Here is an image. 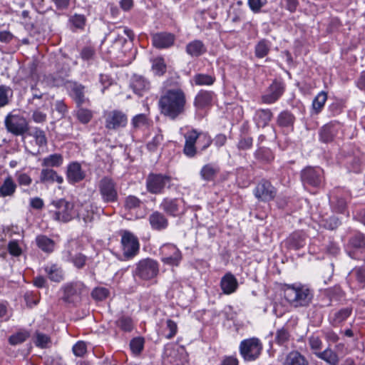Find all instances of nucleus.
<instances>
[{"label":"nucleus","mask_w":365,"mask_h":365,"mask_svg":"<svg viewBox=\"0 0 365 365\" xmlns=\"http://www.w3.org/2000/svg\"><path fill=\"white\" fill-rule=\"evenodd\" d=\"M43 269L51 282L58 284L66 279V272L62 265L58 263H47L43 266Z\"/></svg>","instance_id":"nucleus-19"},{"label":"nucleus","mask_w":365,"mask_h":365,"mask_svg":"<svg viewBox=\"0 0 365 365\" xmlns=\"http://www.w3.org/2000/svg\"><path fill=\"white\" fill-rule=\"evenodd\" d=\"M68 71L62 68L54 73L45 75L43 81L49 87H60L68 85L71 81L66 80L68 76Z\"/></svg>","instance_id":"nucleus-21"},{"label":"nucleus","mask_w":365,"mask_h":365,"mask_svg":"<svg viewBox=\"0 0 365 365\" xmlns=\"http://www.w3.org/2000/svg\"><path fill=\"white\" fill-rule=\"evenodd\" d=\"M339 124L329 123L322 126L319 130V139L323 143L331 142L336 136Z\"/></svg>","instance_id":"nucleus-31"},{"label":"nucleus","mask_w":365,"mask_h":365,"mask_svg":"<svg viewBox=\"0 0 365 365\" xmlns=\"http://www.w3.org/2000/svg\"><path fill=\"white\" fill-rule=\"evenodd\" d=\"M292 336L287 327H282L276 330L274 341L278 345L287 346Z\"/></svg>","instance_id":"nucleus-43"},{"label":"nucleus","mask_w":365,"mask_h":365,"mask_svg":"<svg viewBox=\"0 0 365 365\" xmlns=\"http://www.w3.org/2000/svg\"><path fill=\"white\" fill-rule=\"evenodd\" d=\"M69 259L76 268L81 269L85 266L87 257L81 253H78L73 256L71 255Z\"/></svg>","instance_id":"nucleus-61"},{"label":"nucleus","mask_w":365,"mask_h":365,"mask_svg":"<svg viewBox=\"0 0 365 365\" xmlns=\"http://www.w3.org/2000/svg\"><path fill=\"white\" fill-rule=\"evenodd\" d=\"M150 119L147 115L140 113L135 115L131 119V127L132 130H137L143 128H148L150 125Z\"/></svg>","instance_id":"nucleus-44"},{"label":"nucleus","mask_w":365,"mask_h":365,"mask_svg":"<svg viewBox=\"0 0 365 365\" xmlns=\"http://www.w3.org/2000/svg\"><path fill=\"white\" fill-rule=\"evenodd\" d=\"M63 163V158L59 153H54L44 158L42 161V165L49 168L60 167Z\"/></svg>","instance_id":"nucleus-47"},{"label":"nucleus","mask_w":365,"mask_h":365,"mask_svg":"<svg viewBox=\"0 0 365 365\" xmlns=\"http://www.w3.org/2000/svg\"><path fill=\"white\" fill-rule=\"evenodd\" d=\"M276 195V188L269 181L264 179L259 181L254 190L255 197L262 202H269L274 200Z\"/></svg>","instance_id":"nucleus-18"},{"label":"nucleus","mask_w":365,"mask_h":365,"mask_svg":"<svg viewBox=\"0 0 365 365\" xmlns=\"http://www.w3.org/2000/svg\"><path fill=\"white\" fill-rule=\"evenodd\" d=\"M13 96V91L9 86H0V108H3L9 104Z\"/></svg>","instance_id":"nucleus-48"},{"label":"nucleus","mask_w":365,"mask_h":365,"mask_svg":"<svg viewBox=\"0 0 365 365\" xmlns=\"http://www.w3.org/2000/svg\"><path fill=\"white\" fill-rule=\"evenodd\" d=\"M315 355L329 365H338L339 358L336 352L328 347L321 352H315Z\"/></svg>","instance_id":"nucleus-40"},{"label":"nucleus","mask_w":365,"mask_h":365,"mask_svg":"<svg viewBox=\"0 0 365 365\" xmlns=\"http://www.w3.org/2000/svg\"><path fill=\"white\" fill-rule=\"evenodd\" d=\"M31 135H32L34 138L37 145L42 147L47 145V138L46 136V133L42 129L38 127H35Z\"/></svg>","instance_id":"nucleus-50"},{"label":"nucleus","mask_w":365,"mask_h":365,"mask_svg":"<svg viewBox=\"0 0 365 365\" xmlns=\"http://www.w3.org/2000/svg\"><path fill=\"white\" fill-rule=\"evenodd\" d=\"M144 347V339L142 337H136L133 339L130 342V348L131 351L138 355L141 353Z\"/></svg>","instance_id":"nucleus-56"},{"label":"nucleus","mask_w":365,"mask_h":365,"mask_svg":"<svg viewBox=\"0 0 365 365\" xmlns=\"http://www.w3.org/2000/svg\"><path fill=\"white\" fill-rule=\"evenodd\" d=\"M39 178L41 182L43 184H53L54 182L62 184L63 182L61 175H59L56 170L48 168L41 170Z\"/></svg>","instance_id":"nucleus-34"},{"label":"nucleus","mask_w":365,"mask_h":365,"mask_svg":"<svg viewBox=\"0 0 365 365\" xmlns=\"http://www.w3.org/2000/svg\"><path fill=\"white\" fill-rule=\"evenodd\" d=\"M309 361L305 356L299 351L293 350L285 356L282 365H309Z\"/></svg>","instance_id":"nucleus-37"},{"label":"nucleus","mask_w":365,"mask_h":365,"mask_svg":"<svg viewBox=\"0 0 365 365\" xmlns=\"http://www.w3.org/2000/svg\"><path fill=\"white\" fill-rule=\"evenodd\" d=\"M339 191L336 190L331 192L329 196V202L336 212L342 213L346 207V202L344 197L338 194Z\"/></svg>","instance_id":"nucleus-39"},{"label":"nucleus","mask_w":365,"mask_h":365,"mask_svg":"<svg viewBox=\"0 0 365 365\" xmlns=\"http://www.w3.org/2000/svg\"><path fill=\"white\" fill-rule=\"evenodd\" d=\"M66 174L67 181L72 185L82 181L86 178V172L78 162L69 163L67 166Z\"/></svg>","instance_id":"nucleus-22"},{"label":"nucleus","mask_w":365,"mask_h":365,"mask_svg":"<svg viewBox=\"0 0 365 365\" xmlns=\"http://www.w3.org/2000/svg\"><path fill=\"white\" fill-rule=\"evenodd\" d=\"M103 118L105 128L108 130H118L128 124L127 115L120 110L106 111Z\"/></svg>","instance_id":"nucleus-12"},{"label":"nucleus","mask_w":365,"mask_h":365,"mask_svg":"<svg viewBox=\"0 0 365 365\" xmlns=\"http://www.w3.org/2000/svg\"><path fill=\"white\" fill-rule=\"evenodd\" d=\"M161 261L167 265L172 267L179 266L182 259L181 251L176 245L172 243H165L160 248Z\"/></svg>","instance_id":"nucleus-16"},{"label":"nucleus","mask_w":365,"mask_h":365,"mask_svg":"<svg viewBox=\"0 0 365 365\" xmlns=\"http://www.w3.org/2000/svg\"><path fill=\"white\" fill-rule=\"evenodd\" d=\"M192 81L196 86H212L216 81V78L213 75L205 74V73H197L193 78Z\"/></svg>","instance_id":"nucleus-46"},{"label":"nucleus","mask_w":365,"mask_h":365,"mask_svg":"<svg viewBox=\"0 0 365 365\" xmlns=\"http://www.w3.org/2000/svg\"><path fill=\"white\" fill-rule=\"evenodd\" d=\"M164 356L172 365H185L186 361L184 353L180 352L172 346L165 348Z\"/></svg>","instance_id":"nucleus-33"},{"label":"nucleus","mask_w":365,"mask_h":365,"mask_svg":"<svg viewBox=\"0 0 365 365\" xmlns=\"http://www.w3.org/2000/svg\"><path fill=\"white\" fill-rule=\"evenodd\" d=\"M170 182L171 178L169 175L151 173L146 178L145 187L148 192L160 195L166 187H169Z\"/></svg>","instance_id":"nucleus-9"},{"label":"nucleus","mask_w":365,"mask_h":365,"mask_svg":"<svg viewBox=\"0 0 365 365\" xmlns=\"http://www.w3.org/2000/svg\"><path fill=\"white\" fill-rule=\"evenodd\" d=\"M4 125L7 131L15 136L24 135L29 129L27 120L19 113H9L5 118Z\"/></svg>","instance_id":"nucleus-7"},{"label":"nucleus","mask_w":365,"mask_h":365,"mask_svg":"<svg viewBox=\"0 0 365 365\" xmlns=\"http://www.w3.org/2000/svg\"><path fill=\"white\" fill-rule=\"evenodd\" d=\"M159 267V263L155 259L150 257L144 258L135 264L133 275L141 280H151L158 275Z\"/></svg>","instance_id":"nucleus-5"},{"label":"nucleus","mask_w":365,"mask_h":365,"mask_svg":"<svg viewBox=\"0 0 365 365\" xmlns=\"http://www.w3.org/2000/svg\"><path fill=\"white\" fill-rule=\"evenodd\" d=\"M186 105V95L180 88L165 89L158 102L160 114L172 120L185 113Z\"/></svg>","instance_id":"nucleus-1"},{"label":"nucleus","mask_w":365,"mask_h":365,"mask_svg":"<svg viewBox=\"0 0 365 365\" xmlns=\"http://www.w3.org/2000/svg\"><path fill=\"white\" fill-rule=\"evenodd\" d=\"M351 275L355 277L361 288L365 287V266L354 268L351 272Z\"/></svg>","instance_id":"nucleus-53"},{"label":"nucleus","mask_w":365,"mask_h":365,"mask_svg":"<svg viewBox=\"0 0 365 365\" xmlns=\"http://www.w3.org/2000/svg\"><path fill=\"white\" fill-rule=\"evenodd\" d=\"M300 175L304 186L319 187L324 182V171L319 167L307 166L301 171Z\"/></svg>","instance_id":"nucleus-17"},{"label":"nucleus","mask_w":365,"mask_h":365,"mask_svg":"<svg viewBox=\"0 0 365 365\" xmlns=\"http://www.w3.org/2000/svg\"><path fill=\"white\" fill-rule=\"evenodd\" d=\"M120 247L126 260L133 259L140 252V242L137 236L128 230L120 231Z\"/></svg>","instance_id":"nucleus-6"},{"label":"nucleus","mask_w":365,"mask_h":365,"mask_svg":"<svg viewBox=\"0 0 365 365\" xmlns=\"http://www.w3.org/2000/svg\"><path fill=\"white\" fill-rule=\"evenodd\" d=\"M17 185L22 187L30 186L33 182L31 177L26 173H16Z\"/></svg>","instance_id":"nucleus-59"},{"label":"nucleus","mask_w":365,"mask_h":365,"mask_svg":"<svg viewBox=\"0 0 365 365\" xmlns=\"http://www.w3.org/2000/svg\"><path fill=\"white\" fill-rule=\"evenodd\" d=\"M296 120L294 115L288 110L281 111L277 116V125L284 130L293 131Z\"/></svg>","instance_id":"nucleus-26"},{"label":"nucleus","mask_w":365,"mask_h":365,"mask_svg":"<svg viewBox=\"0 0 365 365\" xmlns=\"http://www.w3.org/2000/svg\"><path fill=\"white\" fill-rule=\"evenodd\" d=\"M130 88L139 96H143L150 88V83L145 77L140 75H133L130 81Z\"/></svg>","instance_id":"nucleus-27"},{"label":"nucleus","mask_w":365,"mask_h":365,"mask_svg":"<svg viewBox=\"0 0 365 365\" xmlns=\"http://www.w3.org/2000/svg\"><path fill=\"white\" fill-rule=\"evenodd\" d=\"M183 153L188 158H194L197 153L196 141L199 139L201 152L208 148L212 143V138L207 133L198 132L196 129L187 131L185 135Z\"/></svg>","instance_id":"nucleus-3"},{"label":"nucleus","mask_w":365,"mask_h":365,"mask_svg":"<svg viewBox=\"0 0 365 365\" xmlns=\"http://www.w3.org/2000/svg\"><path fill=\"white\" fill-rule=\"evenodd\" d=\"M175 41V36L168 32H158L152 35V43L154 47L159 49L168 48Z\"/></svg>","instance_id":"nucleus-20"},{"label":"nucleus","mask_w":365,"mask_h":365,"mask_svg":"<svg viewBox=\"0 0 365 365\" xmlns=\"http://www.w3.org/2000/svg\"><path fill=\"white\" fill-rule=\"evenodd\" d=\"M286 89L282 80L274 79L261 96V103L271 105L275 103L283 96Z\"/></svg>","instance_id":"nucleus-14"},{"label":"nucleus","mask_w":365,"mask_h":365,"mask_svg":"<svg viewBox=\"0 0 365 365\" xmlns=\"http://www.w3.org/2000/svg\"><path fill=\"white\" fill-rule=\"evenodd\" d=\"M53 209L50 210L53 219L60 222H68L78 216L74 203L64 198L53 200L51 202Z\"/></svg>","instance_id":"nucleus-4"},{"label":"nucleus","mask_w":365,"mask_h":365,"mask_svg":"<svg viewBox=\"0 0 365 365\" xmlns=\"http://www.w3.org/2000/svg\"><path fill=\"white\" fill-rule=\"evenodd\" d=\"M148 222L153 230L161 232L165 230L169 226V220L165 213L160 211H153L148 216Z\"/></svg>","instance_id":"nucleus-23"},{"label":"nucleus","mask_w":365,"mask_h":365,"mask_svg":"<svg viewBox=\"0 0 365 365\" xmlns=\"http://www.w3.org/2000/svg\"><path fill=\"white\" fill-rule=\"evenodd\" d=\"M207 51L206 45L200 39H194L185 46L186 53L192 58H198L205 54Z\"/></svg>","instance_id":"nucleus-28"},{"label":"nucleus","mask_w":365,"mask_h":365,"mask_svg":"<svg viewBox=\"0 0 365 365\" xmlns=\"http://www.w3.org/2000/svg\"><path fill=\"white\" fill-rule=\"evenodd\" d=\"M348 255L354 259H362L365 257V235L356 233L351 236L346 245Z\"/></svg>","instance_id":"nucleus-13"},{"label":"nucleus","mask_w":365,"mask_h":365,"mask_svg":"<svg viewBox=\"0 0 365 365\" xmlns=\"http://www.w3.org/2000/svg\"><path fill=\"white\" fill-rule=\"evenodd\" d=\"M142 201L135 195H128L125 199L124 207L126 210H133L140 207Z\"/></svg>","instance_id":"nucleus-55"},{"label":"nucleus","mask_w":365,"mask_h":365,"mask_svg":"<svg viewBox=\"0 0 365 365\" xmlns=\"http://www.w3.org/2000/svg\"><path fill=\"white\" fill-rule=\"evenodd\" d=\"M78 109L76 112L77 119L83 124H86L91 121L93 118V113L91 110L78 107Z\"/></svg>","instance_id":"nucleus-54"},{"label":"nucleus","mask_w":365,"mask_h":365,"mask_svg":"<svg viewBox=\"0 0 365 365\" xmlns=\"http://www.w3.org/2000/svg\"><path fill=\"white\" fill-rule=\"evenodd\" d=\"M115 324L121 330L126 332L131 331L133 328V320L128 316H121Z\"/></svg>","instance_id":"nucleus-51"},{"label":"nucleus","mask_w":365,"mask_h":365,"mask_svg":"<svg viewBox=\"0 0 365 365\" xmlns=\"http://www.w3.org/2000/svg\"><path fill=\"white\" fill-rule=\"evenodd\" d=\"M262 345L257 338L242 340L240 344V352L245 361L255 360L260 354Z\"/></svg>","instance_id":"nucleus-15"},{"label":"nucleus","mask_w":365,"mask_h":365,"mask_svg":"<svg viewBox=\"0 0 365 365\" xmlns=\"http://www.w3.org/2000/svg\"><path fill=\"white\" fill-rule=\"evenodd\" d=\"M344 108V102L341 100H336L329 106L328 110L331 116H336L342 112Z\"/></svg>","instance_id":"nucleus-60"},{"label":"nucleus","mask_w":365,"mask_h":365,"mask_svg":"<svg viewBox=\"0 0 365 365\" xmlns=\"http://www.w3.org/2000/svg\"><path fill=\"white\" fill-rule=\"evenodd\" d=\"M254 155L257 160L264 163H269L274 158L272 151L269 148L265 147L259 148L255 152Z\"/></svg>","instance_id":"nucleus-45"},{"label":"nucleus","mask_w":365,"mask_h":365,"mask_svg":"<svg viewBox=\"0 0 365 365\" xmlns=\"http://www.w3.org/2000/svg\"><path fill=\"white\" fill-rule=\"evenodd\" d=\"M36 340L35 341V344L36 346L40 348H46L48 346V344L51 342L50 337L43 333L41 332H36Z\"/></svg>","instance_id":"nucleus-64"},{"label":"nucleus","mask_w":365,"mask_h":365,"mask_svg":"<svg viewBox=\"0 0 365 365\" xmlns=\"http://www.w3.org/2000/svg\"><path fill=\"white\" fill-rule=\"evenodd\" d=\"M253 138L250 136L241 137L237 147L240 150H250L252 147Z\"/></svg>","instance_id":"nucleus-62"},{"label":"nucleus","mask_w":365,"mask_h":365,"mask_svg":"<svg viewBox=\"0 0 365 365\" xmlns=\"http://www.w3.org/2000/svg\"><path fill=\"white\" fill-rule=\"evenodd\" d=\"M17 189V183L11 175H8L0 186V197H14Z\"/></svg>","instance_id":"nucleus-36"},{"label":"nucleus","mask_w":365,"mask_h":365,"mask_svg":"<svg viewBox=\"0 0 365 365\" xmlns=\"http://www.w3.org/2000/svg\"><path fill=\"white\" fill-rule=\"evenodd\" d=\"M220 171L219 165L215 163H207L203 165L200 170L201 178L207 182L212 181Z\"/></svg>","instance_id":"nucleus-38"},{"label":"nucleus","mask_w":365,"mask_h":365,"mask_svg":"<svg viewBox=\"0 0 365 365\" xmlns=\"http://www.w3.org/2000/svg\"><path fill=\"white\" fill-rule=\"evenodd\" d=\"M267 2L268 0H247L250 10L255 14L259 13Z\"/></svg>","instance_id":"nucleus-63"},{"label":"nucleus","mask_w":365,"mask_h":365,"mask_svg":"<svg viewBox=\"0 0 365 365\" xmlns=\"http://www.w3.org/2000/svg\"><path fill=\"white\" fill-rule=\"evenodd\" d=\"M98 187L104 202L110 203L118 200L117 185L113 178L108 176L103 177L98 182Z\"/></svg>","instance_id":"nucleus-11"},{"label":"nucleus","mask_w":365,"mask_h":365,"mask_svg":"<svg viewBox=\"0 0 365 365\" xmlns=\"http://www.w3.org/2000/svg\"><path fill=\"white\" fill-rule=\"evenodd\" d=\"M273 118V113L269 108H259L255 110L253 120L257 128H265Z\"/></svg>","instance_id":"nucleus-30"},{"label":"nucleus","mask_w":365,"mask_h":365,"mask_svg":"<svg viewBox=\"0 0 365 365\" xmlns=\"http://www.w3.org/2000/svg\"><path fill=\"white\" fill-rule=\"evenodd\" d=\"M159 207L165 214L173 217H181L187 211L186 202L182 197H164Z\"/></svg>","instance_id":"nucleus-8"},{"label":"nucleus","mask_w":365,"mask_h":365,"mask_svg":"<svg viewBox=\"0 0 365 365\" xmlns=\"http://www.w3.org/2000/svg\"><path fill=\"white\" fill-rule=\"evenodd\" d=\"M36 242L37 247L44 252L51 253L54 250L55 242L46 235H38Z\"/></svg>","instance_id":"nucleus-42"},{"label":"nucleus","mask_w":365,"mask_h":365,"mask_svg":"<svg viewBox=\"0 0 365 365\" xmlns=\"http://www.w3.org/2000/svg\"><path fill=\"white\" fill-rule=\"evenodd\" d=\"M213 97L214 92L200 90L195 98L194 106L197 109H203L209 107L212 105Z\"/></svg>","instance_id":"nucleus-32"},{"label":"nucleus","mask_w":365,"mask_h":365,"mask_svg":"<svg viewBox=\"0 0 365 365\" xmlns=\"http://www.w3.org/2000/svg\"><path fill=\"white\" fill-rule=\"evenodd\" d=\"M327 100V93L325 91L319 92L314 98L312 103V115L319 114Z\"/></svg>","instance_id":"nucleus-41"},{"label":"nucleus","mask_w":365,"mask_h":365,"mask_svg":"<svg viewBox=\"0 0 365 365\" xmlns=\"http://www.w3.org/2000/svg\"><path fill=\"white\" fill-rule=\"evenodd\" d=\"M284 297L293 307H308L313 297L312 292L302 284H286L284 288Z\"/></svg>","instance_id":"nucleus-2"},{"label":"nucleus","mask_w":365,"mask_h":365,"mask_svg":"<svg viewBox=\"0 0 365 365\" xmlns=\"http://www.w3.org/2000/svg\"><path fill=\"white\" fill-rule=\"evenodd\" d=\"M70 96L74 100L77 107L89 102L88 98L85 96V86L76 82L71 81L68 85Z\"/></svg>","instance_id":"nucleus-24"},{"label":"nucleus","mask_w":365,"mask_h":365,"mask_svg":"<svg viewBox=\"0 0 365 365\" xmlns=\"http://www.w3.org/2000/svg\"><path fill=\"white\" fill-rule=\"evenodd\" d=\"M351 307H343L339 310L331 312L329 316V322L334 327L341 325L352 314Z\"/></svg>","instance_id":"nucleus-25"},{"label":"nucleus","mask_w":365,"mask_h":365,"mask_svg":"<svg viewBox=\"0 0 365 365\" xmlns=\"http://www.w3.org/2000/svg\"><path fill=\"white\" fill-rule=\"evenodd\" d=\"M86 289L85 284L81 281L65 283L61 287L63 292L62 300L68 304H75L81 299V295Z\"/></svg>","instance_id":"nucleus-10"},{"label":"nucleus","mask_w":365,"mask_h":365,"mask_svg":"<svg viewBox=\"0 0 365 365\" xmlns=\"http://www.w3.org/2000/svg\"><path fill=\"white\" fill-rule=\"evenodd\" d=\"M270 45L267 40L262 39L255 46V56L259 58L265 57L269 52Z\"/></svg>","instance_id":"nucleus-49"},{"label":"nucleus","mask_w":365,"mask_h":365,"mask_svg":"<svg viewBox=\"0 0 365 365\" xmlns=\"http://www.w3.org/2000/svg\"><path fill=\"white\" fill-rule=\"evenodd\" d=\"M220 288L225 294H231L238 288L237 278L231 272H227L220 280Z\"/></svg>","instance_id":"nucleus-29"},{"label":"nucleus","mask_w":365,"mask_h":365,"mask_svg":"<svg viewBox=\"0 0 365 365\" xmlns=\"http://www.w3.org/2000/svg\"><path fill=\"white\" fill-rule=\"evenodd\" d=\"M152 70L156 76H163L166 72V64L163 58L158 57L153 61Z\"/></svg>","instance_id":"nucleus-52"},{"label":"nucleus","mask_w":365,"mask_h":365,"mask_svg":"<svg viewBox=\"0 0 365 365\" xmlns=\"http://www.w3.org/2000/svg\"><path fill=\"white\" fill-rule=\"evenodd\" d=\"M24 299L28 307H32L39 302L40 295L38 292L28 291L24 294Z\"/></svg>","instance_id":"nucleus-58"},{"label":"nucleus","mask_w":365,"mask_h":365,"mask_svg":"<svg viewBox=\"0 0 365 365\" xmlns=\"http://www.w3.org/2000/svg\"><path fill=\"white\" fill-rule=\"evenodd\" d=\"M30 334L28 331H20L16 334H12L9 339V341L11 345H16L24 342L29 337Z\"/></svg>","instance_id":"nucleus-57"},{"label":"nucleus","mask_w":365,"mask_h":365,"mask_svg":"<svg viewBox=\"0 0 365 365\" xmlns=\"http://www.w3.org/2000/svg\"><path fill=\"white\" fill-rule=\"evenodd\" d=\"M287 248L297 250L306 245V236L302 232H294L285 240Z\"/></svg>","instance_id":"nucleus-35"}]
</instances>
